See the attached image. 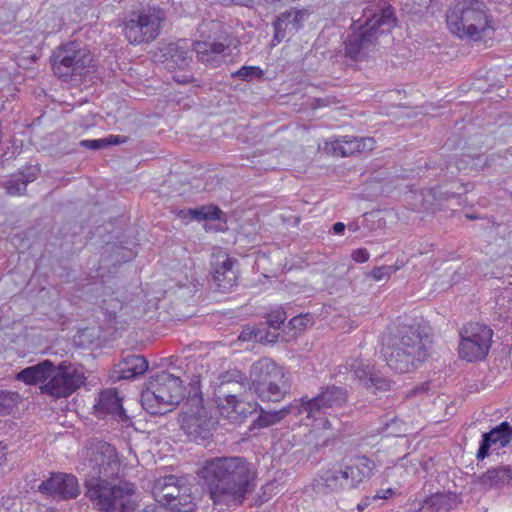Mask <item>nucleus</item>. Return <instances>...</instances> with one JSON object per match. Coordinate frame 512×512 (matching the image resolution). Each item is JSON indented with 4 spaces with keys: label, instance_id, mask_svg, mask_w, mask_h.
Returning <instances> with one entry per match:
<instances>
[{
    "label": "nucleus",
    "instance_id": "a211bd4d",
    "mask_svg": "<svg viewBox=\"0 0 512 512\" xmlns=\"http://www.w3.org/2000/svg\"><path fill=\"white\" fill-rule=\"evenodd\" d=\"M512 440V426L504 421L482 435L480 446L477 451V459L483 460L489 455V451H498L506 447Z\"/></svg>",
    "mask_w": 512,
    "mask_h": 512
},
{
    "label": "nucleus",
    "instance_id": "f257e3e1",
    "mask_svg": "<svg viewBox=\"0 0 512 512\" xmlns=\"http://www.w3.org/2000/svg\"><path fill=\"white\" fill-rule=\"evenodd\" d=\"M255 477L254 466L239 456L213 457L203 467V479L215 505L242 504Z\"/></svg>",
    "mask_w": 512,
    "mask_h": 512
},
{
    "label": "nucleus",
    "instance_id": "f03ea898",
    "mask_svg": "<svg viewBox=\"0 0 512 512\" xmlns=\"http://www.w3.org/2000/svg\"><path fill=\"white\" fill-rule=\"evenodd\" d=\"M393 7L383 1L366 7L362 17L351 26L344 41V55L353 61H363L374 52L378 39L396 26Z\"/></svg>",
    "mask_w": 512,
    "mask_h": 512
},
{
    "label": "nucleus",
    "instance_id": "0eeeda50",
    "mask_svg": "<svg viewBox=\"0 0 512 512\" xmlns=\"http://www.w3.org/2000/svg\"><path fill=\"white\" fill-rule=\"evenodd\" d=\"M184 376L190 380V391L179 419L181 429L192 441L206 440L217 420L212 412L202 404L200 376L187 375L186 372H184Z\"/></svg>",
    "mask_w": 512,
    "mask_h": 512
},
{
    "label": "nucleus",
    "instance_id": "bf43d9fd",
    "mask_svg": "<svg viewBox=\"0 0 512 512\" xmlns=\"http://www.w3.org/2000/svg\"><path fill=\"white\" fill-rule=\"evenodd\" d=\"M466 217L470 220L476 219L477 217L473 214H466Z\"/></svg>",
    "mask_w": 512,
    "mask_h": 512
},
{
    "label": "nucleus",
    "instance_id": "423d86ee",
    "mask_svg": "<svg viewBox=\"0 0 512 512\" xmlns=\"http://www.w3.org/2000/svg\"><path fill=\"white\" fill-rule=\"evenodd\" d=\"M449 30L461 39L479 41L493 30L491 19L482 1L457 3L446 17Z\"/></svg>",
    "mask_w": 512,
    "mask_h": 512
},
{
    "label": "nucleus",
    "instance_id": "09e8293b",
    "mask_svg": "<svg viewBox=\"0 0 512 512\" xmlns=\"http://www.w3.org/2000/svg\"><path fill=\"white\" fill-rule=\"evenodd\" d=\"M105 146L110 145H118L127 142V137H122L119 135H109L108 137H105Z\"/></svg>",
    "mask_w": 512,
    "mask_h": 512
},
{
    "label": "nucleus",
    "instance_id": "13d9d810",
    "mask_svg": "<svg viewBox=\"0 0 512 512\" xmlns=\"http://www.w3.org/2000/svg\"><path fill=\"white\" fill-rule=\"evenodd\" d=\"M387 498L386 495H380L379 492L373 497V500H376V499H385Z\"/></svg>",
    "mask_w": 512,
    "mask_h": 512
},
{
    "label": "nucleus",
    "instance_id": "8fccbe9b",
    "mask_svg": "<svg viewBox=\"0 0 512 512\" xmlns=\"http://www.w3.org/2000/svg\"><path fill=\"white\" fill-rule=\"evenodd\" d=\"M223 5H241V6H252L256 3V0H221Z\"/></svg>",
    "mask_w": 512,
    "mask_h": 512
},
{
    "label": "nucleus",
    "instance_id": "cd10ccee",
    "mask_svg": "<svg viewBox=\"0 0 512 512\" xmlns=\"http://www.w3.org/2000/svg\"><path fill=\"white\" fill-rule=\"evenodd\" d=\"M52 361L43 360L35 365L29 366L17 373L16 379L27 385H44L49 378L52 368Z\"/></svg>",
    "mask_w": 512,
    "mask_h": 512
},
{
    "label": "nucleus",
    "instance_id": "4c0bfd02",
    "mask_svg": "<svg viewBox=\"0 0 512 512\" xmlns=\"http://www.w3.org/2000/svg\"><path fill=\"white\" fill-rule=\"evenodd\" d=\"M397 270L394 266H380L374 268L370 273L369 276L372 277L376 281H380L384 278H388L391 276L392 273H394Z\"/></svg>",
    "mask_w": 512,
    "mask_h": 512
},
{
    "label": "nucleus",
    "instance_id": "dca6fc26",
    "mask_svg": "<svg viewBox=\"0 0 512 512\" xmlns=\"http://www.w3.org/2000/svg\"><path fill=\"white\" fill-rule=\"evenodd\" d=\"M38 491L47 496H57L61 500H70L80 495V486L74 475L59 472L42 481Z\"/></svg>",
    "mask_w": 512,
    "mask_h": 512
},
{
    "label": "nucleus",
    "instance_id": "ddd939ff",
    "mask_svg": "<svg viewBox=\"0 0 512 512\" xmlns=\"http://www.w3.org/2000/svg\"><path fill=\"white\" fill-rule=\"evenodd\" d=\"M493 330L490 326L469 322L459 330V357L467 362H477L486 358L492 345Z\"/></svg>",
    "mask_w": 512,
    "mask_h": 512
},
{
    "label": "nucleus",
    "instance_id": "4468645a",
    "mask_svg": "<svg viewBox=\"0 0 512 512\" xmlns=\"http://www.w3.org/2000/svg\"><path fill=\"white\" fill-rule=\"evenodd\" d=\"M189 489L174 475H166L154 481L152 494L158 503L172 512H192L195 504Z\"/></svg>",
    "mask_w": 512,
    "mask_h": 512
},
{
    "label": "nucleus",
    "instance_id": "c9c22d12",
    "mask_svg": "<svg viewBox=\"0 0 512 512\" xmlns=\"http://www.w3.org/2000/svg\"><path fill=\"white\" fill-rule=\"evenodd\" d=\"M263 71L257 66H242L239 70L232 73V77H237L243 81L250 82L255 78H261Z\"/></svg>",
    "mask_w": 512,
    "mask_h": 512
},
{
    "label": "nucleus",
    "instance_id": "6e6552de",
    "mask_svg": "<svg viewBox=\"0 0 512 512\" xmlns=\"http://www.w3.org/2000/svg\"><path fill=\"white\" fill-rule=\"evenodd\" d=\"M166 20L165 11L156 5H145L127 12L122 20V33L132 45L153 42Z\"/></svg>",
    "mask_w": 512,
    "mask_h": 512
},
{
    "label": "nucleus",
    "instance_id": "20e7f679",
    "mask_svg": "<svg viewBox=\"0 0 512 512\" xmlns=\"http://www.w3.org/2000/svg\"><path fill=\"white\" fill-rule=\"evenodd\" d=\"M84 496L97 512H136L132 496L136 492L134 483L113 478L85 477Z\"/></svg>",
    "mask_w": 512,
    "mask_h": 512
},
{
    "label": "nucleus",
    "instance_id": "37998d69",
    "mask_svg": "<svg viewBox=\"0 0 512 512\" xmlns=\"http://www.w3.org/2000/svg\"><path fill=\"white\" fill-rule=\"evenodd\" d=\"M470 159H471V154H469V153L462 154L461 157L455 161L456 169L458 171L470 170V165H471Z\"/></svg>",
    "mask_w": 512,
    "mask_h": 512
},
{
    "label": "nucleus",
    "instance_id": "c756f323",
    "mask_svg": "<svg viewBox=\"0 0 512 512\" xmlns=\"http://www.w3.org/2000/svg\"><path fill=\"white\" fill-rule=\"evenodd\" d=\"M289 407H283L279 410L266 411L260 409V414L253 421L250 429H262L279 423L289 413Z\"/></svg>",
    "mask_w": 512,
    "mask_h": 512
},
{
    "label": "nucleus",
    "instance_id": "72a5a7b5",
    "mask_svg": "<svg viewBox=\"0 0 512 512\" xmlns=\"http://www.w3.org/2000/svg\"><path fill=\"white\" fill-rule=\"evenodd\" d=\"M425 505L430 512H449L451 499L445 494H435L425 500Z\"/></svg>",
    "mask_w": 512,
    "mask_h": 512
},
{
    "label": "nucleus",
    "instance_id": "f704fd0d",
    "mask_svg": "<svg viewBox=\"0 0 512 512\" xmlns=\"http://www.w3.org/2000/svg\"><path fill=\"white\" fill-rule=\"evenodd\" d=\"M244 380H246V375L241 370L236 368L229 369L219 374L216 383L217 390L220 389V386L227 388L235 383H241Z\"/></svg>",
    "mask_w": 512,
    "mask_h": 512
},
{
    "label": "nucleus",
    "instance_id": "c03bdc74",
    "mask_svg": "<svg viewBox=\"0 0 512 512\" xmlns=\"http://www.w3.org/2000/svg\"><path fill=\"white\" fill-rule=\"evenodd\" d=\"M80 146L93 150H98L106 147L104 138L94 140H82L80 141Z\"/></svg>",
    "mask_w": 512,
    "mask_h": 512
},
{
    "label": "nucleus",
    "instance_id": "39448f33",
    "mask_svg": "<svg viewBox=\"0 0 512 512\" xmlns=\"http://www.w3.org/2000/svg\"><path fill=\"white\" fill-rule=\"evenodd\" d=\"M180 375L160 371L151 376L141 393L142 407L151 415H164L175 409L184 398Z\"/></svg>",
    "mask_w": 512,
    "mask_h": 512
},
{
    "label": "nucleus",
    "instance_id": "4d7b16f0",
    "mask_svg": "<svg viewBox=\"0 0 512 512\" xmlns=\"http://www.w3.org/2000/svg\"><path fill=\"white\" fill-rule=\"evenodd\" d=\"M368 505H369V499L362 500L361 502H359L357 504V509H358V511L362 512L367 508Z\"/></svg>",
    "mask_w": 512,
    "mask_h": 512
},
{
    "label": "nucleus",
    "instance_id": "393cba45",
    "mask_svg": "<svg viewBox=\"0 0 512 512\" xmlns=\"http://www.w3.org/2000/svg\"><path fill=\"white\" fill-rule=\"evenodd\" d=\"M39 169L35 166H26L6 180L3 184L6 192L11 196L25 193L27 185L36 180Z\"/></svg>",
    "mask_w": 512,
    "mask_h": 512
},
{
    "label": "nucleus",
    "instance_id": "c85d7f7f",
    "mask_svg": "<svg viewBox=\"0 0 512 512\" xmlns=\"http://www.w3.org/2000/svg\"><path fill=\"white\" fill-rule=\"evenodd\" d=\"M162 52L166 60H170L181 69L187 67L192 58L186 41L169 43L163 48Z\"/></svg>",
    "mask_w": 512,
    "mask_h": 512
},
{
    "label": "nucleus",
    "instance_id": "49530a36",
    "mask_svg": "<svg viewBox=\"0 0 512 512\" xmlns=\"http://www.w3.org/2000/svg\"><path fill=\"white\" fill-rule=\"evenodd\" d=\"M255 337V326H245L240 332L238 339L240 341H254Z\"/></svg>",
    "mask_w": 512,
    "mask_h": 512
},
{
    "label": "nucleus",
    "instance_id": "473e14b6",
    "mask_svg": "<svg viewBox=\"0 0 512 512\" xmlns=\"http://www.w3.org/2000/svg\"><path fill=\"white\" fill-rule=\"evenodd\" d=\"M191 220L202 221V220H220L222 211L218 206L205 205L196 208H190Z\"/></svg>",
    "mask_w": 512,
    "mask_h": 512
},
{
    "label": "nucleus",
    "instance_id": "b1692460",
    "mask_svg": "<svg viewBox=\"0 0 512 512\" xmlns=\"http://www.w3.org/2000/svg\"><path fill=\"white\" fill-rule=\"evenodd\" d=\"M228 45L221 41H196L193 43V50L196 52L199 60L211 67H217L221 62Z\"/></svg>",
    "mask_w": 512,
    "mask_h": 512
},
{
    "label": "nucleus",
    "instance_id": "2eb2a0df",
    "mask_svg": "<svg viewBox=\"0 0 512 512\" xmlns=\"http://www.w3.org/2000/svg\"><path fill=\"white\" fill-rule=\"evenodd\" d=\"M85 380L83 372L74 364L62 361L57 366L52 363L48 381L40 389L43 394L65 398L80 388Z\"/></svg>",
    "mask_w": 512,
    "mask_h": 512
},
{
    "label": "nucleus",
    "instance_id": "9d476101",
    "mask_svg": "<svg viewBox=\"0 0 512 512\" xmlns=\"http://www.w3.org/2000/svg\"><path fill=\"white\" fill-rule=\"evenodd\" d=\"M283 369L269 358H261L250 366L249 391L262 401L279 402L288 392Z\"/></svg>",
    "mask_w": 512,
    "mask_h": 512
},
{
    "label": "nucleus",
    "instance_id": "052dcab7",
    "mask_svg": "<svg viewBox=\"0 0 512 512\" xmlns=\"http://www.w3.org/2000/svg\"><path fill=\"white\" fill-rule=\"evenodd\" d=\"M143 512H149V509H145Z\"/></svg>",
    "mask_w": 512,
    "mask_h": 512
},
{
    "label": "nucleus",
    "instance_id": "e433bc0d",
    "mask_svg": "<svg viewBox=\"0 0 512 512\" xmlns=\"http://www.w3.org/2000/svg\"><path fill=\"white\" fill-rule=\"evenodd\" d=\"M285 320V312L278 309L268 314L266 325L274 330H278L280 329L281 325L285 322Z\"/></svg>",
    "mask_w": 512,
    "mask_h": 512
},
{
    "label": "nucleus",
    "instance_id": "5fc2aeb1",
    "mask_svg": "<svg viewBox=\"0 0 512 512\" xmlns=\"http://www.w3.org/2000/svg\"><path fill=\"white\" fill-rule=\"evenodd\" d=\"M345 230V224L342 222H337L333 225V232L335 234H341Z\"/></svg>",
    "mask_w": 512,
    "mask_h": 512
},
{
    "label": "nucleus",
    "instance_id": "1a4fd4ad",
    "mask_svg": "<svg viewBox=\"0 0 512 512\" xmlns=\"http://www.w3.org/2000/svg\"><path fill=\"white\" fill-rule=\"evenodd\" d=\"M348 391L334 384L320 388L319 393L312 397H303L299 408L300 414L315 422L318 428L328 429L333 426L332 420L337 419V409L348 402Z\"/></svg>",
    "mask_w": 512,
    "mask_h": 512
},
{
    "label": "nucleus",
    "instance_id": "603ef678",
    "mask_svg": "<svg viewBox=\"0 0 512 512\" xmlns=\"http://www.w3.org/2000/svg\"><path fill=\"white\" fill-rule=\"evenodd\" d=\"M173 79L180 84H187L192 81V77L189 75H174Z\"/></svg>",
    "mask_w": 512,
    "mask_h": 512
},
{
    "label": "nucleus",
    "instance_id": "2f4dec72",
    "mask_svg": "<svg viewBox=\"0 0 512 512\" xmlns=\"http://www.w3.org/2000/svg\"><path fill=\"white\" fill-rule=\"evenodd\" d=\"M343 474V470L326 472L324 476H322V485L325 488V492H337L340 489H349L348 486H346L345 479L341 477Z\"/></svg>",
    "mask_w": 512,
    "mask_h": 512
},
{
    "label": "nucleus",
    "instance_id": "79ce46f5",
    "mask_svg": "<svg viewBox=\"0 0 512 512\" xmlns=\"http://www.w3.org/2000/svg\"><path fill=\"white\" fill-rule=\"evenodd\" d=\"M311 316L309 314H306V315H299V316H296V317H293L289 324L291 325V327L293 329H304L308 322L311 321Z\"/></svg>",
    "mask_w": 512,
    "mask_h": 512
},
{
    "label": "nucleus",
    "instance_id": "f8f14e48",
    "mask_svg": "<svg viewBox=\"0 0 512 512\" xmlns=\"http://www.w3.org/2000/svg\"><path fill=\"white\" fill-rule=\"evenodd\" d=\"M84 478L118 477L120 461L116 448L108 442L92 440L86 447L84 460Z\"/></svg>",
    "mask_w": 512,
    "mask_h": 512
},
{
    "label": "nucleus",
    "instance_id": "864d4df0",
    "mask_svg": "<svg viewBox=\"0 0 512 512\" xmlns=\"http://www.w3.org/2000/svg\"><path fill=\"white\" fill-rule=\"evenodd\" d=\"M178 218L182 220L191 221V211L189 209H181L177 212Z\"/></svg>",
    "mask_w": 512,
    "mask_h": 512
},
{
    "label": "nucleus",
    "instance_id": "58836bf2",
    "mask_svg": "<svg viewBox=\"0 0 512 512\" xmlns=\"http://www.w3.org/2000/svg\"><path fill=\"white\" fill-rule=\"evenodd\" d=\"M236 273L233 269L225 272V274H223L221 276V280H215L218 284V286L222 289H229L231 288L233 285H235L236 283Z\"/></svg>",
    "mask_w": 512,
    "mask_h": 512
},
{
    "label": "nucleus",
    "instance_id": "412c9836",
    "mask_svg": "<svg viewBox=\"0 0 512 512\" xmlns=\"http://www.w3.org/2000/svg\"><path fill=\"white\" fill-rule=\"evenodd\" d=\"M353 377L360 382L366 389L373 393L386 392L391 388V381L385 377L380 371L358 362L352 365Z\"/></svg>",
    "mask_w": 512,
    "mask_h": 512
},
{
    "label": "nucleus",
    "instance_id": "a878e982",
    "mask_svg": "<svg viewBox=\"0 0 512 512\" xmlns=\"http://www.w3.org/2000/svg\"><path fill=\"white\" fill-rule=\"evenodd\" d=\"M148 370V361L142 355L129 354L116 366L119 379H134Z\"/></svg>",
    "mask_w": 512,
    "mask_h": 512
},
{
    "label": "nucleus",
    "instance_id": "bb28decb",
    "mask_svg": "<svg viewBox=\"0 0 512 512\" xmlns=\"http://www.w3.org/2000/svg\"><path fill=\"white\" fill-rule=\"evenodd\" d=\"M512 468L509 465L494 467L478 477L477 483L485 490L499 488L510 484Z\"/></svg>",
    "mask_w": 512,
    "mask_h": 512
},
{
    "label": "nucleus",
    "instance_id": "f3484780",
    "mask_svg": "<svg viewBox=\"0 0 512 512\" xmlns=\"http://www.w3.org/2000/svg\"><path fill=\"white\" fill-rule=\"evenodd\" d=\"M122 400L115 389L103 390L94 404L95 415L100 419L110 416L126 426L130 425L131 419L123 408Z\"/></svg>",
    "mask_w": 512,
    "mask_h": 512
},
{
    "label": "nucleus",
    "instance_id": "a18cd8bd",
    "mask_svg": "<svg viewBox=\"0 0 512 512\" xmlns=\"http://www.w3.org/2000/svg\"><path fill=\"white\" fill-rule=\"evenodd\" d=\"M369 252L366 248H359L352 252L351 257L357 263H364L369 259Z\"/></svg>",
    "mask_w": 512,
    "mask_h": 512
},
{
    "label": "nucleus",
    "instance_id": "9b49d317",
    "mask_svg": "<svg viewBox=\"0 0 512 512\" xmlns=\"http://www.w3.org/2000/svg\"><path fill=\"white\" fill-rule=\"evenodd\" d=\"M50 60L54 74L63 81H68L73 76L83 74L92 62V55L81 43L68 42L57 47Z\"/></svg>",
    "mask_w": 512,
    "mask_h": 512
},
{
    "label": "nucleus",
    "instance_id": "7c9ffc66",
    "mask_svg": "<svg viewBox=\"0 0 512 512\" xmlns=\"http://www.w3.org/2000/svg\"><path fill=\"white\" fill-rule=\"evenodd\" d=\"M20 401L21 396L18 392L0 389V416L14 413Z\"/></svg>",
    "mask_w": 512,
    "mask_h": 512
},
{
    "label": "nucleus",
    "instance_id": "6ab92c4d",
    "mask_svg": "<svg viewBox=\"0 0 512 512\" xmlns=\"http://www.w3.org/2000/svg\"><path fill=\"white\" fill-rule=\"evenodd\" d=\"M306 16V10L294 8L280 13L272 24L274 28L273 41L280 43L288 34H296L302 28Z\"/></svg>",
    "mask_w": 512,
    "mask_h": 512
},
{
    "label": "nucleus",
    "instance_id": "de8ad7c7",
    "mask_svg": "<svg viewBox=\"0 0 512 512\" xmlns=\"http://www.w3.org/2000/svg\"><path fill=\"white\" fill-rule=\"evenodd\" d=\"M267 327L268 326L266 324H259V325L255 326L254 342L264 344V340H267V338L264 337L265 334L267 333Z\"/></svg>",
    "mask_w": 512,
    "mask_h": 512
},
{
    "label": "nucleus",
    "instance_id": "5701e85b",
    "mask_svg": "<svg viewBox=\"0 0 512 512\" xmlns=\"http://www.w3.org/2000/svg\"><path fill=\"white\" fill-rule=\"evenodd\" d=\"M374 467L375 463L370 458L366 456L357 457L351 464L345 466L344 474L341 477L345 479L346 486L352 489L370 478Z\"/></svg>",
    "mask_w": 512,
    "mask_h": 512
},
{
    "label": "nucleus",
    "instance_id": "aec40b11",
    "mask_svg": "<svg viewBox=\"0 0 512 512\" xmlns=\"http://www.w3.org/2000/svg\"><path fill=\"white\" fill-rule=\"evenodd\" d=\"M375 140L372 137L343 136L326 143V148L334 155L348 157L363 151H372L375 148Z\"/></svg>",
    "mask_w": 512,
    "mask_h": 512
},
{
    "label": "nucleus",
    "instance_id": "ea45409f",
    "mask_svg": "<svg viewBox=\"0 0 512 512\" xmlns=\"http://www.w3.org/2000/svg\"><path fill=\"white\" fill-rule=\"evenodd\" d=\"M470 164V170H482L487 166V157L482 153L475 155L471 154Z\"/></svg>",
    "mask_w": 512,
    "mask_h": 512
},
{
    "label": "nucleus",
    "instance_id": "4be33fe9",
    "mask_svg": "<svg viewBox=\"0 0 512 512\" xmlns=\"http://www.w3.org/2000/svg\"><path fill=\"white\" fill-rule=\"evenodd\" d=\"M249 384V379L246 377V380L242 381L241 383H235L232 386H228L227 388L220 386V389L216 390V397L219 400L223 399L226 402V404H224V402L221 401L219 405H221L222 408H231V411L228 412V414L234 412L239 416L246 417L249 412L245 411V404L240 399V397L247 390H249Z\"/></svg>",
    "mask_w": 512,
    "mask_h": 512
},
{
    "label": "nucleus",
    "instance_id": "6e6d98bb",
    "mask_svg": "<svg viewBox=\"0 0 512 512\" xmlns=\"http://www.w3.org/2000/svg\"><path fill=\"white\" fill-rule=\"evenodd\" d=\"M7 455V447L0 442V466L5 461Z\"/></svg>",
    "mask_w": 512,
    "mask_h": 512
},
{
    "label": "nucleus",
    "instance_id": "3c124183",
    "mask_svg": "<svg viewBox=\"0 0 512 512\" xmlns=\"http://www.w3.org/2000/svg\"><path fill=\"white\" fill-rule=\"evenodd\" d=\"M264 337L267 338V340H264V344H273L277 341L279 334L277 333V330L269 331L267 329V333Z\"/></svg>",
    "mask_w": 512,
    "mask_h": 512
},
{
    "label": "nucleus",
    "instance_id": "a19ab883",
    "mask_svg": "<svg viewBox=\"0 0 512 512\" xmlns=\"http://www.w3.org/2000/svg\"><path fill=\"white\" fill-rule=\"evenodd\" d=\"M235 261L231 258H226L222 264L215 269L214 272V280H221V276L225 274V272L233 269Z\"/></svg>",
    "mask_w": 512,
    "mask_h": 512
},
{
    "label": "nucleus",
    "instance_id": "7ed1b4c3",
    "mask_svg": "<svg viewBox=\"0 0 512 512\" xmlns=\"http://www.w3.org/2000/svg\"><path fill=\"white\" fill-rule=\"evenodd\" d=\"M429 343L419 327L402 324L389 330L383 340L382 353L392 370L408 373L428 358Z\"/></svg>",
    "mask_w": 512,
    "mask_h": 512
}]
</instances>
